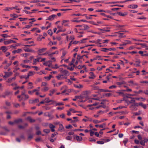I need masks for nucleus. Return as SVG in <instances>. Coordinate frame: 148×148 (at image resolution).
<instances>
[{
	"label": "nucleus",
	"instance_id": "obj_36",
	"mask_svg": "<svg viewBox=\"0 0 148 148\" xmlns=\"http://www.w3.org/2000/svg\"><path fill=\"white\" fill-rule=\"evenodd\" d=\"M52 77V76L51 75H50L49 76L45 77V78L47 80L49 81L50 79Z\"/></svg>",
	"mask_w": 148,
	"mask_h": 148
},
{
	"label": "nucleus",
	"instance_id": "obj_30",
	"mask_svg": "<svg viewBox=\"0 0 148 148\" xmlns=\"http://www.w3.org/2000/svg\"><path fill=\"white\" fill-rule=\"evenodd\" d=\"M49 89V88L47 86H45L44 87V88L43 89H42L41 90L42 91L46 92Z\"/></svg>",
	"mask_w": 148,
	"mask_h": 148
},
{
	"label": "nucleus",
	"instance_id": "obj_42",
	"mask_svg": "<svg viewBox=\"0 0 148 148\" xmlns=\"http://www.w3.org/2000/svg\"><path fill=\"white\" fill-rule=\"evenodd\" d=\"M43 65H44L47 66L49 67H50L51 66V65L50 64H49V63L47 62H45L43 63Z\"/></svg>",
	"mask_w": 148,
	"mask_h": 148
},
{
	"label": "nucleus",
	"instance_id": "obj_55",
	"mask_svg": "<svg viewBox=\"0 0 148 148\" xmlns=\"http://www.w3.org/2000/svg\"><path fill=\"white\" fill-rule=\"evenodd\" d=\"M20 77L21 78H25L26 79H28L29 78L27 77V75H23L20 76Z\"/></svg>",
	"mask_w": 148,
	"mask_h": 148
},
{
	"label": "nucleus",
	"instance_id": "obj_39",
	"mask_svg": "<svg viewBox=\"0 0 148 148\" xmlns=\"http://www.w3.org/2000/svg\"><path fill=\"white\" fill-rule=\"evenodd\" d=\"M67 120L68 121H71V123H74L75 121H78V120L77 119H76L75 120H72L70 118H68L67 119Z\"/></svg>",
	"mask_w": 148,
	"mask_h": 148
},
{
	"label": "nucleus",
	"instance_id": "obj_15",
	"mask_svg": "<svg viewBox=\"0 0 148 148\" xmlns=\"http://www.w3.org/2000/svg\"><path fill=\"white\" fill-rule=\"evenodd\" d=\"M32 82H29L28 83L29 85L27 86V89H30L33 88L34 86L32 85Z\"/></svg>",
	"mask_w": 148,
	"mask_h": 148
},
{
	"label": "nucleus",
	"instance_id": "obj_27",
	"mask_svg": "<svg viewBox=\"0 0 148 148\" xmlns=\"http://www.w3.org/2000/svg\"><path fill=\"white\" fill-rule=\"evenodd\" d=\"M74 86L75 88H81L83 87V86L81 84H79V85H77L75 84H74Z\"/></svg>",
	"mask_w": 148,
	"mask_h": 148
},
{
	"label": "nucleus",
	"instance_id": "obj_40",
	"mask_svg": "<svg viewBox=\"0 0 148 148\" xmlns=\"http://www.w3.org/2000/svg\"><path fill=\"white\" fill-rule=\"evenodd\" d=\"M99 90L101 92H111L110 90H104V89H100Z\"/></svg>",
	"mask_w": 148,
	"mask_h": 148
},
{
	"label": "nucleus",
	"instance_id": "obj_61",
	"mask_svg": "<svg viewBox=\"0 0 148 148\" xmlns=\"http://www.w3.org/2000/svg\"><path fill=\"white\" fill-rule=\"evenodd\" d=\"M89 131L90 132V136H92L94 135V132H93V131H92V130H89Z\"/></svg>",
	"mask_w": 148,
	"mask_h": 148
},
{
	"label": "nucleus",
	"instance_id": "obj_23",
	"mask_svg": "<svg viewBox=\"0 0 148 148\" xmlns=\"http://www.w3.org/2000/svg\"><path fill=\"white\" fill-rule=\"evenodd\" d=\"M27 120L31 122H34L35 121V120L32 119L30 117H28L27 118Z\"/></svg>",
	"mask_w": 148,
	"mask_h": 148
},
{
	"label": "nucleus",
	"instance_id": "obj_11",
	"mask_svg": "<svg viewBox=\"0 0 148 148\" xmlns=\"http://www.w3.org/2000/svg\"><path fill=\"white\" fill-rule=\"evenodd\" d=\"M45 116H48L50 118V119H52L53 118V116L51 115V114L48 112H46L44 113Z\"/></svg>",
	"mask_w": 148,
	"mask_h": 148
},
{
	"label": "nucleus",
	"instance_id": "obj_8",
	"mask_svg": "<svg viewBox=\"0 0 148 148\" xmlns=\"http://www.w3.org/2000/svg\"><path fill=\"white\" fill-rule=\"evenodd\" d=\"M5 75L3 76V77L7 78L12 75V72H5Z\"/></svg>",
	"mask_w": 148,
	"mask_h": 148
},
{
	"label": "nucleus",
	"instance_id": "obj_53",
	"mask_svg": "<svg viewBox=\"0 0 148 148\" xmlns=\"http://www.w3.org/2000/svg\"><path fill=\"white\" fill-rule=\"evenodd\" d=\"M138 106V104L137 103H134L131 106H130V108H132L133 106Z\"/></svg>",
	"mask_w": 148,
	"mask_h": 148
},
{
	"label": "nucleus",
	"instance_id": "obj_60",
	"mask_svg": "<svg viewBox=\"0 0 148 148\" xmlns=\"http://www.w3.org/2000/svg\"><path fill=\"white\" fill-rule=\"evenodd\" d=\"M132 99L130 101H129V103H132L134 102L135 101L134 99V98H131Z\"/></svg>",
	"mask_w": 148,
	"mask_h": 148
},
{
	"label": "nucleus",
	"instance_id": "obj_56",
	"mask_svg": "<svg viewBox=\"0 0 148 148\" xmlns=\"http://www.w3.org/2000/svg\"><path fill=\"white\" fill-rule=\"evenodd\" d=\"M106 124L105 123H103L102 124L99 125V127L100 128H103L105 127Z\"/></svg>",
	"mask_w": 148,
	"mask_h": 148
},
{
	"label": "nucleus",
	"instance_id": "obj_54",
	"mask_svg": "<svg viewBox=\"0 0 148 148\" xmlns=\"http://www.w3.org/2000/svg\"><path fill=\"white\" fill-rule=\"evenodd\" d=\"M11 8L7 7H6L5 8L3 9V10L4 11H10V10H11Z\"/></svg>",
	"mask_w": 148,
	"mask_h": 148
},
{
	"label": "nucleus",
	"instance_id": "obj_22",
	"mask_svg": "<svg viewBox=\"0 0 148 148\" xmlns=\"http://www.w3.org/2000/svg\"><path fill=\"white\" fill-rule=\"evenodd\" d=\"M119 34V37L120 38H124L125 37V35L124 34L120 33H117Z\"/></svg>",
	"mask_w": 148,
	"mask_h": 148
},
{
	"label": "nucleus",
	"instance_id": "obj_14",
	"mask_svg": "<svg viewBox=\"0 0 148 148\" xmlns=\"http://www.w3.org/2000/svg\"><path fill=\"white\" fill-rule=\"evenodd\" d=\"M129 8L132 9H135L138 7V5L135 4H132L128 6Z\"/></svg>",
	"mask_w": 148,
	"mask_h": 148
},
{
	"label": "nucleus",
	"instance_id": "obj_10",
	"mask_svg": "<svg viewBox=\"0 0 148 148\" xmlns=\"http://www.w3.org/2000/svg\"><path fill=\"white\" fill-rule=\"evenodd\" d=\"M39 101L38 99H36L34 100H30L29 101V103H34L38 102Z\"/></svg>",
	"mask_w": 148,
	"mask_h": 148
},
{
	"label": "nucleus",
	"instance_id": "obj_21",
	"mask_svg": "<svg viewBox=\"0 0 148 148\" xmlns=\"http://www.w3.org/2000/svg\"><path fill=\"white\" fill-rule=\"evenodd\" d=\"M22 51V49H18L17 50H15L12 51L13 53H19Z\"/></svg>",
	"mask_w": 148,
	"mask_h": 148
},
{
	"label": "nucleus",
	"instance_id": "obj_9",
	"mask_svg": "<svg viewBox=\"0 0 148 148\" xmlns=\"http://www.w3.org/2000/svg\"><path fill=\"white\" fill-rule=\"evenodd\" d=\"M57 17V15L55 14H52L49 16L47 20L52 21L55 18Z\"/></svg>",
	"mask_w": 148,
	"mask_h": 148
},
{
	"label": "nucleus",
	"instance_id": "obj_50",
	"mask_svg": "<svg viewBox=\"0 0 148 148\" xmlns=\"http://www.w3.org/2000/svg\"><path fill=\"white\" fill-rule=\"evenodd\" d=\"M1 36L3 38H7L10 37L9 36L6 34H1Z\"/></svg>",
	"mask_w": 148,
	"mask_h": 148
},
{
	"label": "nucleus",
	"instance_id": "obj_64",
	"mask_svg": "<svg viewBox=\"0 0 148 148\" xmlns=\"http://www.w3.org/2000/svg\"><path fill=\"white\" fill-rule=\"evenodd\" d=\"M72 126L70 125H68L66 126V128L67 129L71 128H72Z\"/></svg>",
	"mask_w": 148,
	"mask_h": 148
},
{
	"label": "nucleus",
	"instance_id": "obj_18",
	"mask_svg": "<svg viewBox=\"0 0 148 148\" xmlns=\"http://www.w3.org/2000/svg\"><path fill=\"white\" fill-rule=\"evenodd\" d=\"M124 87L126 88V89L123 90H122L124 92H131L132 91V90L130 89H129L128 88V87L126 86H124Z\"/></svg>",
	"mask_w": 148,
	"mask_h": 148
},
{
	"label": "nucleus",
	"instance_id": "obj_49",
	"mask_svg": "<svg viewBox=\"0 0 148 148\" xmlns=\"http://www.w3.org/2000/svg\"><path fill=\"white\" fill-rule=\"evenodd\" d=\"M48 33L50 35H52L53 34L52 31L51 29H49L48 31Z\"/></svg>",
	"mask_w": 148,
	"mask_h": 148
},
{
	"label": "nucleus",
	"instance_id": "obj_3",
	"mask_svg": "<svg viewBox=\"0 0 148 148\" xmlns=\"http://www.w3.org/2000/svg\"><path fill=\"white\" fill-rule=\"evenodd\" d=\"M73 138L74 139H76L77 141L79 142L82 140V137L76 135H74L73 136Z\"/></svg>",
	"mask_w": 148,
	"mask_h": 148
},
{
	"label": "nucleus",
	"instance_id": "obj_5",
	"mask_svg": "<svg viewBox=\"0 0 148 148\" xmlns=\"http://www.w3.org/2000/svg\"><path fill=\"white\" fill-rule=\"evenodd\" d=\"M56 77L58 80L64 79H66L67 78V77H65L63 75H58V76H56Z\"/></svg>",
	"mask_w": 148,
	"mask_h": 148
},
{
	"label": "nucleus",
	"instance_id": "obj_51",
	"mask_svg": "<svg viewBox=\"0 0 148 148\" xmlns=\"http://www.w3.org/2000/svg\"><path fill=\"white\" fill-rule=\"evenodd\" d=\"M14 9L18 10H20V9L18 8L17 6H15V7H11V10H12Z\"/></svg>",
	"mask_w": 148,
	"mask_h": 148
},
{
	"label": "nucleus",
	"instance_id": "obj_33",
	"mask_svg": "<svg viewBox=\"0 0 148 148\" xmlns=\"http://www.w3.org/2000/svg\"><path fill=\"white\" fill-rule=\"evenodd\" d=\"M64 129V127L63 126L62 124H60L59 125V130L60 131H62Z\"/></svg>",
	"mask_w": 148,
	"mask_h": 148
},
{
	"label": "nucleus",
	"instance_id": "obj_29",
	"mask_svg": "<svg viewBox=\"0 0 148 148\" xmlns=\"http://www.w3.org/2000/svg\"><path fill=\"white\" fill-rule=\"evenodd\" d=\"M73 138V136H67L65 139L67 140H72V138Z\"/></svg>",
	"mask_w": 148,
	"mask_h": 148
},
{
	"label": "nucleus",
	"instance_id": "obj_34",
	"mask_svg": "<svg viewBox=\"0 0 148 148\" xmlns=\"http://www.w3.org/2000/svg\"><path fill=\"white\" fill-rule=\"evenodd\" d=\"M37 58L36 59H34L35 61L38 62H39L40 61V59H41V58L39 56H36Z\"/></svg>",
	"mask_w": 148,
	"mask_h": 148
},
{
	"label": "nucleus",
	"instance_id": "obj_37",
	"mask_svg": "<svg viewBox=\"0 0 148 148\" xmlns=\"http://www.w3.org/2000/svg\"><path fill=\"white\" fill-rule=\"evenodd\" d=\"M83 57V55L82 56H81L79 55H78L77 56V59L79 60L80 59H82Z\"/></svg>",
	"mask_w": 148,
	"mask_h": 148
},
{
	"label": "nucleus",
	"instance_id": "obj_46",
	"mask_svg": "<svg viewBox=\"0 0 148 148\" xmlns=\"http://www.w3.org/2000/svg\"><path fill=\"white\" fill-rule=\"evenodd\" d=\"M10 43V42L9 41V40L5 41L4 42V44L5 45H8Z\"/></svg>",
	"mask_w": 148,
	"mask_h": 148
},
{
	"label": "nucleus",
	"instance_id": "obj_7",
	"mask_svg": "<svg viewBox=\"0 0 148 148\" xmlns=\"http://www.w3.org/2000/svg\"><path fill=\"white\" fill-rule=\"evenodd\" d=\"M69 22V20H63L62 21V25L65 26H68L69 25L68 23Z\"/></svg>",
	"mask_w": 148,
	"mask_h": 148
},
{
	"label": "nucleus",
	"instance_id": "obj_16",
	"mask_svg": "<svg viewBox=\"0 0 148 148\" xmlns=\"http://www.w3.org/2000/svg\"><path fill=\"white\" fill-rule=\"evenodd\" d=\"M90 76L88 78L90 79H93L95 77V75L94 74V73L92 72H90Z\"/></svg>",
	"mask_w": 148,
	"mask_h": 148
},
{
	"label": "nucleus",
	"instance_id": "obj_35",
	"mask_svg": "<svg viewBox=\"0 0 148 148\" xmlns=\"http://www.w3.org/2000/svg\"><path fill=\"white\" fill-rule=\"evenodd\" d=\"M23 11L26 14H31L34 12H29V11H27L26 10H23Z\"/></svg>",
	"mask_w": 148,
	"mask_h": 148
},
{
	"label": "nucleus",
	"instance_id": "obj_6",
	"mask_svg": "<svg viewBox=\"0 0 148 148\" xmlns=\"http://www.w3.org/2000/svg\"><path fill=\"white\" fill-rule=\"evenodd\" d=\"M47 49V48L45 47H44L42 48L39 49L37 51L38 53H42L45 51Z\"/></svg>",
	"mask_w": 148,
	"mask_h": 148
},
{
	"label": "nucleus",
	"instance_id": "obj_59",
	"mask_svg": "<svg viewBox=\"0 0 148 148\" xmlns=\"http://www.w3.org/2000/svg\"><path fill=\"white\" fill-rule=\"evenodd\" d=\"M66 82H68V84H69V85L72 84L73 83L69 79H67L66 80Z\"/></svg>",
	"mask_w": 148,
	"mask_h": 148
},
{
	"label": "nucleus",
	"instance_id": "obj_63",
	"mask_svg": "<svg viewBox=\"0 0 148 148\" xmlns=\"http://www.w3.org/2000/svg\"><path fill=\"white\" fill-rule=\"evenodd\" d=\"M44 132L46 133H48L50 131L49 129H45L43 130Z\"/></svg>",
	"mask_w": 148,
	"mask_h": 148
},
{
	"label": "nucleus",
	"instance_id": "obj_57",
	"mask_svg": "<svg viewBox=\"0 0 148 148\" xmlns=\"http://www.w3.org/2000/svg\"><path fill=\"white\" fill-rule=\"evenodd\" d=\"M134 141L135 143L136 144L139 145L140 144V142L138 140L135 139L134 140Z\"/></svg>",
	"mask_w": 148,
	"mask_h": 148
},
{
	"label": "nucleus",
	"instance_id": "obj_31",
	"mask_svg": "<svg viewBox=\"0 0 148 148\" xmlns=\"http://www.w3.org/2000/svg\"><path fill=\"white\" fill-rule=\"evenodd\" d=\"M33 75V72L32 71H30L28 73L27 75V78H29V77L32 75Z\"/></svg>",
	"mask_w": 148,
	"mask_h": 148
},
{
	"label": "nucleus",
	"instance_id": "obj_25",
	"mask_svg": "<svg viewBox=\"0 0 148 148\" xmlns=\"http://www.w3.org/2000/svg\"><path fill=\"white\" fill-rule=\"evenodd\" d=\"M24 50L25 51V52H32V50L31 49H29L27 48H24Z\"/></svg>",
	"mask_w": 148,
	"mask_h": 148
},
{
	"label": "nucleus",
	"instance_id": "obj_13",
	"mask_svg": "<svg viewBox=\"0 0 148 148\" xmlns=\"http://www.w3.org/2000/svg\"><path fill=\"white\" fill-rule=\"evenodd\" d=\"M8 49L5 46L1 47L0 48V50H2L4 52H6Z\"/></svg>",
	"mask_w": 148,
	"mask_h": 148
},
{
	"label": "nucleus",
	"instance_id": "obj_52",
	"mask_svg": "<svg viewBox=\"0 0 148 148\" xmlns=\"http://www.w3.org/2000/svg\"><path fill=\"white\" fill-rule=\"evenodd\" d=\"M87 39V38H84L80 41V42L81 43H83L85 42V40Z\"/></svg>",
	"mask_w": 148,
	"mask_h": 148
},
{
	"label": "nucleus",
	"instance_id": "obj_38",
	"mask_svg": "<svg viewBox=\"0 0 148 148\" xmlns=\"http://www.w3.org/2000/svg\"><path fill=\"white\" fill-rule=\"evenodd\" d=\"M21 66H22L23 67V68H30V66H28V65H25L24 64H21Z\"/></svg>",
	"mask_w": 148,
	"mask_h": 148
},
{
	"label": "nucleus",
	"instance_id": "obj_28",
	"mask_svg": "<svg viewBox=\"0 0 148 148\" xmlns=\"http://www.w3.org/2000/svg\"><path fill=\"white\" fill-rule=\"evenodd\" d=\"M40 1H38V0H31L29 2L30 3H36L38 2H39Z\"/></svg>",
	"mask_w": 148,
	"mask_h": 148
},
{
	"label": "nucleus",
	"instance_id": "obj_47",
	"mask_svg": "<svg viewBox=\"0 0 148 148\" xmlns=\"http://www.w3.org/2000/svg\"><path fill=\"white\" fill-rule=\"evenodd\" d=\"M93 121L95 123H98L101 122V121H98L97 120H93Z\"/></svg>",
	"mask_w": 148,
	"mask_h": 148
},
{
	"label": "nucleus",
	"instance_id": "obj_4",
	"mask_svg": "<svg viewBox=\"0 0 148 148\" xmlns=\"http://www.w3.org/2000/svg\"><path fill=\"white\" fill-rule=\"evenodd\" d=\"M110 28L109 27H105L102 29L99 28L98 30L101 31L102 33H104V32H110Z\"/></svg>",
	"mask_w": 148,
	"mask_h": 148
},
{
	"label": "nucleus",
	"instance_id": "obj_44",
	"mask_svg": "<svg viewBox=\"0 0 148 148\" xmlns=\"http://www.w3.org/2000/svg\"><path fill=\"white\" fill-rule=\"evenodd\" d=\"M70 111H73V113H75L76 112H81L75 111L72 108H71L70 109Z\"/></svg>",
	"mask_w": 148,
	"mask_h": 148
},
{
	"label": "nucleus",
	"instance_id": "obj_48",
	"mask_svg": "<svg viewBox=\"0 0 148 148\" xmlns=\"http://www.w3.org/2000/svg\"><path fill=\"white\" fill-rule=\"evenodd\" d=\"M140 144L144 146L145 145V142L144 140H141L140 142Z\"/></svg>",
	"mask_w": 148,
	"mask_h": 148
},
{
	"label": "nucleus",
	"instance_id": "obj_2",
	"mask_svg": "<svg viewBox=\"0 0 148 148\" xmlns=\"http://www.w3.org/2000/svg\"><path fill=\"white\" fill-rule=\"evenodd\" d=\"M60 72L65 76H67L69 75H70L69 71L67 70H63L62 68L61 69Z\"/></svg>",
	"mask_w": 148,
	"mask_h": 148
},
{
	"label": "nucleus",
	"instance_id": "obj_62",
	"mask_svg": "<svg viewBox=\"0 0 148 148\" xmlns=\"http://www.w3.org/2000/svg\"><path fill=\"white\" fill-rule=\"evenodd\" d=\"M85 66L84 65L83 66H81V65H79L77 67V68L78 69H82V68H84V67Z\"/></svg>",
	"mask_w": 148,
	"mask_h": 148
},
{
	"label": "nucleus",
	"instance_id": "obj_12",
	"mask_svg": "<svg viewBox=\"0 0 148 148\" xmlns=\"http://www.w3.org/2000/svg\"><path fill=\"white\" fill-rule=\"evenodd\" d=\"M84 98V96H82L81 95L80 96H75V98L73 99V100L74 101H76V99H82Z\"/></svg>",
	"mask_w": 148,
	"mask_h": 148
},
{
	"label": "nucleus",
	"instance_id": "obj_41",
	"mask_svg": "<svg viewBox=\"0 0 148 148\" xmlns=\"http://www.w3.org/2000/svg\"><path fill=\"white\" fill-rule=\"evenodd\" d=\"M10 94V92L8 91H5L4 93V94L6 96H8Z\"/></svg>",
	"mask_w": 148,
	"mask_h": 148
},
{
	"label": "nucleus",
	"instance_id": "obj_45",
	"mask_svg": "<svg viewBox=\"0 0 148 148\" xmlns=\"http://www.w3.org/2000/svg\"><path fill=\"white\" fill-rule=\"evenodd\" d=\"M33 138V135L32 134H30L29 136L28 137V138H27V139L28 140H31V139L32 138Z\"/></svg>",
	"mask_w": 148,
	"mask_h": 148
},
{
	"label": "nucleus",
	"instance_id": "obj_32",
	"mask_svg": "<svg viewBox=\"0 0 148 148\" xmlns=\"http://www.w3.org/2000/svg\"><path fill=\"white\" fill-rule=\"evenodd\" d=\"M138 105L142 106L143 108L145 109L147 107L146 105L145 104H143L142 103H139Z\"/></svg>",
	"mask_w": 148,
	"mask_h": 148
},
{
	"label": "nucleus",
	"instance_id": "obj_20",
	"mask_svg": "<svg viewBox=\"0 0 148 148\" xmlns=\"http://www.w3.org/2000/svg\"><path fill=\"white\" fill-rule=\"evenodd\" d=\"M14 121L15 123H18L19 122H22V120L21 119H18L15 120Z\"/></svg>",
	"mask_w": 148,
	"mask_h": 148
},
{
	"label": "nucleus",
	"instance_id": "obj_58",
	"mask_svg": "<svg viewBox=\"0 0 148 148\" xmlns=\"http://www.w3.org/2000/svg\"><path fill=\"white\" fill-rule=\"evenodd\" d=\"M25 98H23V99L24 100H25L28 99L29 97V96L28 95H24Z\"/></svg>",
	"mask_w": 148,
	"mask_h": 148
},
{
	"label": "nucleus",
	"instance_id": "obj_19",
	"mask_svg": "<svg viewBox=\"0 0 148 148\" xmlns=\"http://www.w3.org/2000/svg\"><path fill=\"white\" fill-rule=\"evenodd\" d=\"M128 82L129 83L131 84L129 85V86H132L134 85H138L137 84V83H134V82H133V81H129Z\"/></svg>",
	"mask_w": 148,
	"mask_h": 148
},
{
	"label": "nucleus",
	"instance_id": "obj_26",
	"mask_svg": "<svg viewBox=\"0 0 148 148\" xmlns=\"http://www.w3.org/2000/svg\"><path fill=\"white\" fill-rule=\"evenodd\" d=\"M58 53V51H55V52H53V53H51L48 54V56H51L53 55L54 54H57Z\"/></svg>",
	"mask_w": 148,
	"mask_h": 148
},
{
	"label": "nucleus",
	"instance_id": "obj_1",
	"mask_svg": "<svg viewBox=\"0 0 148 148\" xmlns=\"http://www.w3.org/2000/svg\"><path fill=\"white\" fill-rule=\"evenodd\" d=\"M76 27H80L81 28L80 29V30H85L89 29V27L88 25L84 24L82 25H77L76 26Z\"/></svg>",
	"mask_w": 148,
	"mask_h": 148
},
{
	"label": "nucleus",
	"instance_id": "obj_24",
	"mask_svg": "<svg viewBox=\"0 0 148 148\" xmlns=\"http://www.w3.org/2000/svg\"><path fill=\"white\" fill-rule=\"evenodd\" d=\"M56 91V90L55 89H53L52 90H51L50 91V93L49 94V95L50 96H52V94L55 92Z\"/></svg>",
	"mask_w": 148,
	"mask_h": 148
},
{
	"label": "nucleus",
	"instance_id": "obj_17",
	"mask_svg": "<svg viewBox=\"0 0 148 148\" xmlns=\"http://www.w3.org/2000/svg\"><path fill=\"white\" fill-rule=\"evenodd\" d=\"M49 127L51 129V131L52 132H54L55 131L54 128H55V126L54 125L51 124H50L49 125Z\"/></svg>",
	"mask_w": 148,
	"mask_h": 148
},
{
	"label": "nucleus",
	"instance_id": "obj_43",
	"mask_svg": "<svg viewBox=\"0 0 148 148\" xmlns=\"http://www.w3.org/2000/svg\"><path fill=\"white\" fill-rule=\"evenodd\" d=\"M117 13L119 15L122 16H124L126 14H124L120 12H117Z\"/></svg>",
	"mask_w": 148,
	"mask_h": 148
}]
</instances>
